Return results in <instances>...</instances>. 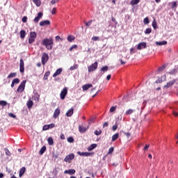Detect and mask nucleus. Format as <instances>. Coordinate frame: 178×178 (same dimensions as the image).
Here are the masks:
<instances>
[{"mask_svg":"<svg viewBox=\"0 0 178 178\" xmlns=\"http://www.w3.org/2000/svg\"><path fill=\"white\" fill-rule=\"evenodd\" d=\"M97 67H98V63L96 61L94 63H92L90 66L88 67V70L89 73H91V72H94L97 70Z\"/></svg>","mask_w":178,"mask_h":178,"instance_id":"obj_2","label":"nucleus"},{"mask_svg":"<svg viewBox=\"0 0 178 178\" xmlns=\"http://www.w3.org/2000/svg\"><path fill=\"white\" fill-rule=\"evenodd\" d=\"M35 39L33 38H29V44H33V42H34Z\"/></svg>","mask_w":178,"mask_h":178,"instance_id":"obj_46","label":"nucleus"},{"mask_svg":"<svg viewBox=\"0 0 178 178\" xmlns=\"http://www.w3.org/2000/svg\"><path fill=\"white\" fill-rule=\"evenodd\" d=\"M103 127L105 128V127H108V122H104L103 124Z\"/></svg>","mask_w":178,"mask_h":178,"instance_id":"obj_64","label":"nucleus"},{"mask_svg":"<svg viewBox=\"0 0 178 178\" xmlns=\"http://www.w3.org/2000/svg\"><path fill=\"white\" fill-rule=\"evenodd\" d=\"M49 74H51V72L49 71L46 72L44 75L43 79L48 80V76H49Z\"/></svg>","mask_w":178,"mask_h":178,"instance_id":"obj_24","label":"nucleus"},{"mask_svg":"<svg viewBox=\"0 0 178 178\" xmlns=\"http://www.w3.org/2000/svg\"><path fill=\"white\" fill-rule=\"evenodd\" d=\"M140 3V0H131L130 3L132 6L137 5V3Z\"/></svg>","mask_w":178,"mask_h":178,"instance_id":"obj_29","label":"nucleus"},{"mask_svg":"<svg viewBox=\"0 0 178 178\" xmlns=\"http://www.w3.org/2000/svg\"><path fill=\"white\" fill-rule=\"evenodd\" d=\"M113 131H115V130H118V124H115L112 127Z\"/></svg>","mask_w":178,"mask_h":178,"instance_id":"obj_49","label":"nucleus"},{"mask_svg":"<svg viewBox=\"0 0 178 178\" xmlns=\"http://www.w3.org/2000/svg\"><path fill=\"white\" fill-rule=\"evenodd\" d=\"M74 36L72 35H70L67 36V40L70 42H72V41H74Z\"/></svg>","mask_w":178,"mask_h":178,"instance_id":"obj_22","label":"nucleus"},{"mask_svg":"<svg viewBox=\"0 0 178 178\" xmlns=\"http://www.w3.org/2000/svg\"><path fill=\"white\" fill-rule=\"evenodd\" d=\"M60 113V110L58 108L56 109L54 113V118H56L57 116H59Z\"/></svg>","mask_w":178,"mask_h":178,"instance_id":"obj_19","label":"nucleus"},{"mask_svg":"<svg viewBox=\"0 0 178 178\" xmlns=\"http://www.w3.org/2000/svg\"><path fill=\"white\" fill-rule=\"evenodd\" d=\"M92 41H98L99 40V38L97 36H94L92 38Z\"/></svg>","mask_w":178,"mask_h":178,"instance_id":"obj_51","label":"nucleus"},{"mask_svg":"<svg viewBox=\"0 0 178 178\" xmlns=\"http://www.w3.org/2000/svg\"><path fill=\"white\" fill-rule=\"evenodd\" d=\"M58 1H59V0H51V3L52 5H55V3H56L58 2Z\"/></svg>","mask_w":178,"mask_h":178,"instance_id":"obj_58","label":"nucleus"},{"mask_svg":"<svg viewBox=\"0 0 178 178\" xmlns=\"http://www.w3.org/2000/svg\"><path fill=\"white\" fill-rule=\"evenodd\" d=\"M40 19H42V13L41 12L38 13L37 17L33 19L34 23H38Z\"/></svg>","mask_w":178,"mask_h":178,"instance_id":"obj_9","label":"nucleus"},{"mask_svg":"<svg viewBox=\"0 0 178 178\" xmlns=\"http://www.w3.org/2000/svg\"><path fill=\"white\" fill-rule=\"evenodd\" d=\"M172 3V8L173 9L174 8H176L177 6V3L176 1H173L171 3Z\"/></svg>","mask_w":178,"mask_h":178,"instance_id":"obj_43","label":"nucleus"},{"mask_svg":"<svg viewBox=\"0 0 178 178\" xmlns=\"http://www.w3.org/2000/svg\"><path fill=\"white\" fill-rule=\"evenodd\" d=\"M88 128H86L84 127H81L79 125V130L80 131V133H86V131H87Z\"/></svg>","mask_w":178,"mask_h":178,"instance_id":"obj_16","label":"nucleus"},{"mask_svg":"<svg viewBox=\"0 0 178 178\" xmlns=\"http://www.w3.org/2000/svg\"><path fill=\"white\" fill-rule=\"evenodd\" d=\"M60 138H61V140H65V135L63 134H62L60 135Z\"/></svg>","mask_w":178,"mask_h":178,"instance_id":"obj_63","label":"nucleus"},{"mask_svg":"<svg viewBox=\"0 0 178 178\" xmlns=\"http://www.w3.org/2000/svg\"><path fill=\"white\" fill-rule=\"evenodd\" d=\"M95 148H97V144H92L90 146L88 147V151H92Z\"/></svg>","mask_w":178,"mask_h":178,"instance_id":"obj_20","label":"nucleus"},{"mask_svg":"<svg viewBox=\"0 0 178 178\" xmlns=\"http://www.w3.org/2000/svg\"><path fill=\"white\" fill-rule=\"evenodd\" d=\"M26 81H23L21 84L19 85V86L17 88V91L18 92H22V91L24 90V87H26Z\"/></svg>","mask_w":178,"mask_h":178,"instance_id":"obj_5","label":"nucleus"},{"mask_svg":"<svg viewBox=\"0 0 178 178\" xmlns=\"http://www.w3.org/2000/svg\"><path fill=\"white\" fill-rule=\"evenodd\" d=\"M67 141H68V143H74V139L73 138V137H69L67 138Z\"/></svg>","mask_w":178,"mask_h":178,"instance_id":"obj_44","label":"nucleus"},{"mask_svg":"<svg viewBox=\"0 0 178 178\" xmlns=\"http://www.w3.org/2000/svg\"><path fill=\"white\" fill-rule=\"evenodd\" d=\"M152 27L154 29V30H156V21L155 19H154L152 24Z\"/></svg>","mask_w":178,"mask_h":178,"instance_id":"obj_36","label":"nucleus"},{"mask_svg":"<svg viewBox=\"0 0 178 178\" xmlns=\"http://www.w3.org/2000/svg\"><path fill=\"white\" fill-rule=\"evenodd\" d=\"M77 154H78V155H80L81 156H84V152H78Z\"/></svg>","mask_w":178,"mask_h":178,"instance_id":"obj_62","label":"nucleus"},{"mask_svg":"<svg viewBox=\"0 0 178 178\" xmlns=\"http://www.w3.org/2000/svg\"><path fill=\"white\" fill-rule=\"evenodd\" d=\"M156 45H166L168 44V42L163 40V41H161V42H155Z\"/></svg>","mask_w":178,"mask_h":178,"instance_id":"obj_18","label":"nucleus"},{"mask_svg":"<svg viewBox=\"0 0 178 178\" xmlns=\"http://www.w3.org/2000/svg\"><path fill=\"white\" fill-rule=\"evenodd\" d=\"M42 130H44V131L49 130V128L48 125L43 126Z\"/></svg>","mask_w":178,"mask_h":178,"instance_id":"obj_54","label":"nucleus"},{"mask_svg":"<svg viewBox=\"0 0 178 178\" xmlns=\"http://www.w3.org/2000/svg\"><path fill=\"white\" fill-rule=\"evenodd\" d=\"M19 79H17V78H15V79H14L13 80V83H14V84H19Z\"/></svg>","mask_w":178,"mask_h":178,"instance_id":"obj_37","label":"nucleus"},{"mask_svg":"<svg viewBox=\"0 0 178 178\" xmlns=\"http://www.w3.org/2000/svg\"><path fill=\"white\" fill-rule=\"evenodd\" d=\"M6 155L10 156V152L8 149H5Z\"/></svg>","mask_w":178,"mask_h":178,"instance_id":"obj_47","label":"nucleus"},{"mask_svg":"<svg viewBox=\"0 0 178 178\" xmlns=\"http://www.w3.org/2000/svg\"><path fill=\"white\" fill-rule=\"evenodd\" d=\"M47 126L49 127V129H54V127H55V124H47Z\"/></svg>","mask_w":178,"mask_h":178,"instance_id":"obj_53","label":"nucleus"},{"mask_svg":"<svg viewBox=\"0 0 178 178\" xmlns=\"http://www.w3.org/2000/svg\"><path fill=\"white\" fill-rule=\"evenodd\" d=\"M156 84H159V83H162V79H159L156 81Z\"/></svg>","mask_w":178,"mask_h":178,"instance_id":"obj_61","label":"nucleus"},{"mask_svg":"<svg viewBox=\"0 0 178 178\" xmlns=\"http://www.w3.org/2000/svg\"><path fill=\"white\" fill-rule=\"evenodd\" d=\"M77 49V46H76V44H74V45H72V46L70 48L69 51H73V49Z\"/></svg>","mask_w":178,"mask_h":178,"instance_id":"obj_40","label":"nucleus"},{"mask_svg":"<svg viewBox=\"0 0 178 178\" xmlns=\"http://www.w3.org/2000/svg\"><path fill=\"white\" fill-rule=\"evenodd\" d=\"M134 112V109H129L126 111V115H131Z\"/></svg>","mask_w":178,"mask_h":178,"instance_id":"obj_35","label":"nucleus"},{"mask_svg":"<svg viewBox=\"0 0 178 178\" xmlns=\"http://www.w3.org/2000/svg\"><path fill=\"white\" fill-rule=\"evenodd\" d=\"M77 67H79V65H77V64H74L73 66L70 67V70H76Z\"/></svg>","mask_w":178,"mask_h":178,"instance_id":"obj_34","label":"nucleus"},{"mask_svg":"<svg viewBox=\"0 0 178 178\" xmlns=\"http://www.w3.org/2000/svg\"><path fill=\"white\" fill-rule=\"evenodd\" d=\"M165 67H166L165 65H163L161 67H159L158 70L159 72H163V70H165Z\"/></svg>","mask_w":178,"mask_h":178,"instance_id":"obj_45","label":"nucleus"},{"mask_svg":"<svg viewBox=\"0 0 178 178\" xmlns=\"http://www.w3.org/2000/svg\"><path fill=\"white\" fill-rule=\"evenodd\" d=\"M90 155H91V153L84 152L83 156H90Z\"/></svg>","mask_w":178,"mask_h":178,"instance_id":"obj_59","label":"nucleus"},{"mask_svg":"<svg viewBox=\"0 0 178 178\" xmlns=\"http://www.w3.org/2000/svg\"><path fill=\"white\" fill-rule=\"evenodd\" d=\"M108 66H104V67H102V69H101V72H108Z\"/></svg>","mask_w":178,"mask_h":178,"instance_id":"obj_38","label":"nucleus"},{"mask_svg":"<svg viewBox=\"0 0 178 178\" xmlns=\"http://www.w3.org/2000/svg\"><path fill=\"white\" fill-rule=\"evenodd\" d=\"M116 111V106H112L110 108V112H115Z\"/></svg>","mask_w":178,"mask_h":178,"instance_id":"obj_50","label":"nucleus"},{"mask_svg":"<svg viewBox=\"0 0 178 178\" xmlns=\"http://www.w3.org/2000/svg\"><path fill=\"white\" fill-rule=\"evenodd\" d=\"M177 73V69L175 68L172 70L168 72V74H172L175 75Z\"/></svg>","mask_w":178,"mask_h":178,"instance_id":"obj_23","label":"nucleus"},{"mask_svg":"<svg viewBox=\"0 0 178 178\" xmlns=\"http://www.w3.org/2000/svg\"><path fill=\"white\" fill-rule=\"evenodd\" d=\"M42 45L45 46L47 49L51 50V49H52V45L54 44V40H52V39H51V38L50 39L46 38L42 41Z\"/></svg>","mask_w":178,"mask_h":178,"instance_id":"obj_1","label":"nucleus"},{"mask_svg":"<svg viewBox=\"0 0 178 178\" xmlns=\"http://www.w3.org/2000/svg\"><path fill=\"white\" fill-rule=\"evenodd\" d=\"M124 136H126L127 138L130 137L131 134L129 132H124Z\"/></svg>","mask_w":178,"mask_h":178,"instance_id":"obj_56","label":"nucleus"},{"mask_svg":"<svg viewBox=\"0 0 178 178\" xmlns=\"http://www.w3.org/2000/svg\"><path fill=\"white\" fill-rule=\"evenodd\" d=\"M22 22H23V23H26L27 22V17L24 16L22 18Z\"/></svg>","mask_w":178,"mask_h":178,"instance_id":"obj_55","label":"nucleus"},{"mask_svg":"<svg viewBox=\"0 0 178 178\" xmlns=\"http://www.w3.org/2000/svg\"><path fill=\"white\" fill-rule=\"evenodd\" d=\"M119 138V134H115L112 136V141H116Z\"/></svg>","mask_w":178,"mask_h":178,"instance_id":"obj_28","label":"nucleus"},{"mask_svg":"<svg viewBox=\"0 0 178 178\" xmlns=\"http://www.w3.org/2000/svg\"><path fill=\"white\" fill-rule=\"evenodd\" d=\"M24 37H26V31L22 30L20 31V38L23 39Z\"/></svg>","mask_w":178,"mask_h":178,"instance_id":"obj_27","label":"nucleus"},{"mask_svg":"<svg viewBox=\"0 0 178 178\" xmlns=\"http://www.w3.org/2000/svg\"><path fill=\"white\" fill-rule=\"evenodd\" d=\"M55 13H56V8H53L52 10H51V14L52 15H55Z\"/></svg>","mask_w":178,"mask_h":178,"instance_id":"obj_60","label":"nucleus"},{"mask_svg":"<svg viewBox=\"0 0 178 178\" xmlns=\"http://www.w3.org/2000/svg\"><path fill=\"white\" fill-rule=\"evenodd\" d=\"M46 150H47V147L43 146V147L40 149V152H39L40 155H42V154H44Z\"/></svg>","mask_w":178,"mask_h":178,"instance_id":"obj_21","label":"nucleus"},{"mask_svg":"<svg viewBox=\"0 0 178 178\" xmlns=\"http://www.w3.org/2000/svg\"><path fill=\"white\" fill-rule=\"evenodd\" d=\"M25 172H26V168H25V167H22V168L20 169V170H19V177H22V176L23 175H24Z\"/></svg>","mask_w":178,"mask_h":178,"instance_id":"obj_17","label":"nucleus"},{"mask_svg":"<svg viewBox=\"0 0 178 178\" xmlns=\"http://www.w3.org/2000/svg\"><path fill=\"white\" fill-rule=\"evenodd\" d=\"M136 48L138 50L144 49V48H147V43L144 42H140L137 45Z\"/></svg>","mask_w":178,"mask_h":178,"instance_id":"obj_8","label":"nucleus"},{"mask_svg":"<svg viewBox=\"0 0 178 178\" xmlns=\"http://www.w3.org/2000/svg\"><path fill=\"white\" fill-rule=\"evenodd\" d=\"M176 81L173 80V81H170V82L167 83V84L165 86H164V88H169L170 87H172V86H173V84H175Z\"/></svg>","mask_w":178,"mask_h":178,"instance_id":"obj_14","label":"nucleus"},{"mask_svg":"<svg viewBox=\"0 0 178 178\" xmlns=\"http://www.w3.org/2000/svg\"><path fill=\"white\" fill-rule=\"evenodd\" d=\"M91 23H92V20H90L89 22L86 23V26L89 27V26H91Z\"/></svg>","mask_w":178,"mask_h":178,"instance_id":"obj_52","label":"nucleus"},{"mask_svg":"<svg viewBox=\"0 0 178 178\" xmlns=\"http://www.w3.org/2000/svg\"><path fill=\"white\" fill-rule=\"evenodd\" d=\"M48 144L49 145H54V139L52 138L49 137L47 138Z\"/></svg>","mask_w":178,"mask_h":178,"instance_id":"obj_25","label":"nucleus"},{"mask_svg":"<svg viewBox=\"0 0 178 178\" xmlns=\"http://www.w3.org/2000/svg\"><path fill=\"white\" fill-rule=\"evenodd\" d=\"M143 22L144 24H148V23H149V19H148V17L145 18Z\"/></svg>","mask_w":178,"mask_h":178,"instance_id":"obj_41","label":"nucleus"},{"mask_svg":"<svg viewBox=\"0 0 178 178\" xmlns=\"http://www.w3.org/2000/svg\"><path fill=\"white\" fill-rule=\"evenodd\" d=\"M91 87H92V84L88 83V84H85L82 86V90L83 91H87V90H88V88H91Z\"/></svg>","mask_w":178,"mask_h":178,"instance_id":"obj_12","label":"nucleus"},{"mask_svg":"<svg viewBox=\"0 0 178 178\" xmlns=\"http://www.w3.org/2000/svg\"><path fill=\"white\" fill-rule=\"evenodd\" d=\"M36 37H37V33H35V32H31L30 38H33L35 40Z\"/></svg>","mask_w":178,"mask_h":178,"instance_id":"obj_30","label":"nucleus"},{"mask_svg":"<svg viewBox=\"0 0 178 178\" xmlns=\"http://www.w3.org/2000/svg\"><path fill=\"white\" fill-rule=\"evenodd\" d=\"M0 105L1 106H6V105H8V102H6V101L4 100H0Z\"/></svg>","mask_w":178,"mask_h":178,"instance_id":"obj_32","label":"nucleus"},{"mask_svg":"<svg viewBox=\"0 0 178 178\" xmlns=\"http://www.w3.org/2000/svg\"><path fill=\"white\" fill-rule=\"evenodd\" d=\"M101 133H102V131H101V130H96L95 131V136H101Z\"/></svg>","mask_w":178,"mask_h":178,"instance_id":"obj_39","label":"nucleus"},{"mask_svg":"<svg viewBox=\"0 0 178 178\" xmlns=\"http://www.w3.org/2000/svg\"><path fill=\"white\" fill-rule=\"evenodd\" d=\"M65 175L68 174V175H74L76 173V170L74 169H70V170H66L64 171Z\"/></svg>","mask_w":178,"mask_h":178,"instance_id":"obj_11","label":"nucleus"},{"mask_svg":"<svg viewBox=\"0 0 178 178\" xmlns=\"http://www.w3.org/2000/svg\"><path fill=\"white\" fill-rule=\"evenodd\" d=\"M151 31H152L151 28H147V29L145 30V33H146V34H150Z\"/></svg>","mask_w":178,"mask_h":178,"instance_id":"obj_42","label":"nucleus"},{"mask_svg":"<svg viewBox=\"0 0 178 178\" xmlns=\"http://www.w3.org/2000/svg\"><path fill=\"white\" fill-rule=\"evenodd\" d=\"M66 95H67V88H64L60 94V99H65Z\"/></svg>","mask_w":178,"mask_h":178,"instance_id":"obj_6","label":"nucleus"},{"mask_svg":"<svg viewBox=\"0 0 178 178\" xmlns=\"http://www.w3.org/2000/svg\"><path fill=\"white\" fill-rule=\"evenodd\" d=\"M49 59V56H48V54L43 53L42 56V64L45 65L47 62H48Z\"/></svg>","mask_w":178,"mask_h":178,"instance_id":"obj_4","label":"nucleus"},{"mask_svg":"<svg viewBox=\"0 0 178 178\" xmlns=\"http://www.w3.org/2000/svg\"><path fill=\"white\" fill-rule=\"evenodd\" d=\"M39 24L41 27L44 26H49V24H51V22H49V20H43L41 21Z\"/></svg>","mask_w":178,"mask_h":178,"instance_id":"obj_10","label":"nucleus"},{"mask_svg":"<svg viewBox=\"0 0 178 178\" xmlns=\"http://www.w3.org/2000/svg\"><path fill=\"white\" fill-rule=\"evenodd\" d=\"M8 116H10V118H13V119H16V115L12 113H9Z\"/></svg>","mask_w":178,"mask_h":178,"instance_id":"obj_48","label":"nucleus"},{"mask_svg":"<svg viewBox=\"0 0 178 178\" xmlns=\"http://www.w3.org/2000/svg\"><path fill=\"white\" fill-rule=\"evenodd\" d=\"M13 77H16V72H13L10 73L8 76V79H12Z\"/></svg>","mask_w":178,"mask_h":178,"instance_id":"obj_33","label":"nucleus"},{"mask_svg":"<svg viewBox=\"0 0 178 178\" xmlns=\"http://www.w3.org/2000/svg\"><path fill=\"white\" fill-rule=\"evenodd\" d=\"M61 73H62V68H59L53 74V77H56V76H59V74H60Z\"/></svg>","mask_w":178,"mask_h":178,"instance_id":"obj_15","label":"nucleus"},{"mask_svg":"<svg viewBox=\"0 0 178 178\" xmlns=\"http://www.w3.org/2000/svg\"><path fill=\"white\" fill-rule=\"evenodd\" d=\"M73 113H74L73 108H70L67 111L65 115L67 116V118H70L73 115Z\"/></svg>","mask_w":178,"mask_h":178,"instance_id":"obj_13","label":"nucleus"},{"mask_svg":"<svg viewBox=\"0 0 178 178\" xmlns=\"http://www.w3.org/2000/svg\"><path fill=\"white\" fill-rule=\"evenodd\" d=\"M112 152H113V147H111V148L108 149V154H112Z\"/></svg>","mask_w":178,"mask_h":178,"instance_id":"obj_57","label":"nucleus"},{"mask_svg":"<svg viewBox=\"0 0 178 178\" xmlns=\"http://www.w3.org/2000/svg\"><path fill=\"white\" fill-rule=\"evenodd\" d=\"M29 109H30L31 108V106H33V101H31V99H29L28 102H27V104H26Z\"/></svg>","mask_w":178,"mask_h":178,"instance_id":"obj_26","label":"nucleus"},{"mask_svg":"<svg viewBox=\"0 0 178 178\" xmlns=\"http://www.w3.org/2000/svg\"><path fill=\"white\" fill-rule=\"evenodd\" d=\"M33 2L36 5V6H40L41 1L40 0H33Z\"/></svg>","mask_w":178,"mask_h":178,"instance_id":"obj_31","label":"nucleus"},{"mask_svg":"<svg viewBox=\"0 0 178 178\" xmlns=\"http://www.w3.org/2000/svg\"><path fill=\"white\" fill-rule=\"evenodd\" d=\"M19 72L21 73H24V61L23 59H20V63H19Z\"/></svg>","mask_w":178,"mask_h":178,"instance_id":"obj_7","label":"nucleus"},{"mask_svg":"<svg viewBox=\"0 0 178 178\" xmlns=\"http://www.w3.org/2000/svg\"><path fill=\"white\" fill-rule=\"evenodd\" d=\"M73 159H74V154L72 153L67 155L64 159V161L65 162H68V163H70V161H73Z\"/></svg>","mask_w":178,"mask_h":178,"instance_id":"obj_3","label":"nucleus"}]
</instances>
